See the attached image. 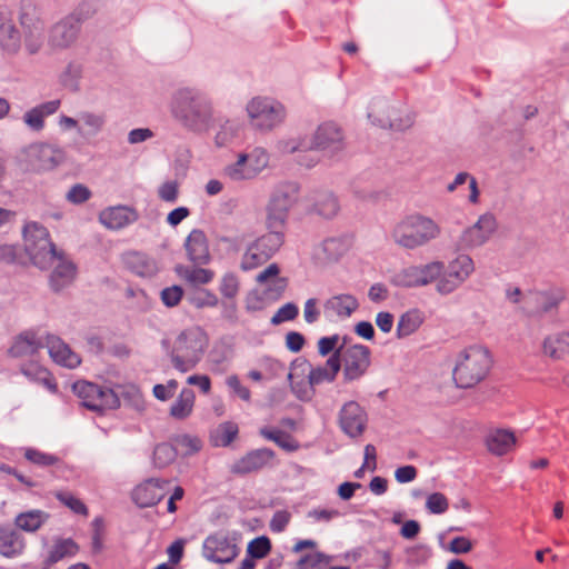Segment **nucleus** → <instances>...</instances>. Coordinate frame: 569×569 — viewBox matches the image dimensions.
Listing matches in <instances>:
<instances>
[{"label":"nucleus","mask_w":569,"mask_h":569,"mask_svg":"<svg viewBox=\"0 0 569 569\" xmlns=\"http://www.w3.org/2000/svg\"><path fill=\"white\" fill-rule=\"evenodd\" d=\"M53 496L56 497L57 500H59L64 507L70 509L72 512L88 517L89 510L87 506L83 503V501H81L71 492L58 490L53 493Z\"/></svg>","instance_id":"47"},{"label":"nucleus","mask_w":569,"mask_h":569,"mask_svg":"<svg viewBox=\"0 0 569 569\" xmlns=\"http://www.w3.org/2000/svg\"><path fill=\"white\" fill-rule=\"evenodd\" d=\"M312 148L328 151L330 154L342 149V134L332 123L320 126L315 134Z\"/></svg>","instance_id":"24"},{"label":"nucleus","mask_w":569,"mask_h":569,"mask_svg":"<svg viewBox=\"0 0 569 569\" xmlns=\"http://www.w3.org/2000/svg\"><path fill=\"white\" fill-rule=\"evenodd\" d=\"M92 550L100 552L103 548V539L106 536V526L102 517H96L92 522Z\"/></svg>","instance_id":"56"},{"label":"nucleus","mask_w":569,"mask_h":569,"mask_svg":"<svg viewBox=\"0 0 569 569\" xmlns=\"http://www.w3.org/2000/svg\"><path fill=\"white\" fill-rule=\"evenodd\" d=\"M42 347L44 343L41 338L33 332H24L14 340L9 351L12 357L21 358L32 356Z\"/></svg>","instance_id":"35"},{"label":"nucleus","mask_w":569,"mask_h":569,"mask_svg":"<svg viewBox=\"0 0 569 569\" xmlns=\"http://www.w3.org/2000/svg\"><path fill=\"white\" fill-rule=\"evenodd\" d=\"M269 231L254 241L270 259L284 242V229L267 228Z\"/></svg>","instance_id":"38"},{"label":"nucleus","mask_w":569,"mask_h":569,"mask_svg":"<svg viewBox=\"0 0 569 569\" xmlns=\"http://www.w3.org/2000/svg\"><path fill=\"white\" fill-rule=\"evenodd\" d=\"M24 457L30 462L38 465V466H43V467L54 466L60 461V459L54 455L46 453V452L39 451L37 449H31V448L26 450Z\"/></svg>","instance_id":"55"},{"label":"nucleus","mask_w":569,"mask_h":569,"mask_svg":"<svg viewBox=\"0 0 569 569\" xmlns=\"http://www.w3.org/2000/svg\"><path fill=\"white\" fill-rule=\"evenodd\" d=\"M339 370V357L331 356L323 366L317 368H311L307 361L293 366L288 375V379L292 391L298 398L307 400L313 395V386L325 381H333Z\"/></svg>","instance_id":"5"},{"label":"nucleus","mask_w":569,"mask_h":569,"mask_svg":"<svg viewBox=\"0 0 569 569\" xmlns=\"http://www.w3.org/2000/svg\"><path fill=\"white\" fill-rule=\"evenodd\" d=\"M303 319L307 323L312 325L320 319V309L316 298H309L303 306Z\"/></svg>","instance_id":"62"},{"label":"nucleus","mask_w":569,"mask_h":569,"mask_svg":"<svg viewBox=\"0 0 569 569\" xmlns=\"http://www.w3.org/2000/svg\"><path fill=\"white\" fill-rule=\"evenodd\" d=\"M338 201L330 194H322L316 202V209L325 218H331L338 212Z\"/></svg>","instance_id":"53"},{"label":"nucleus","mask_w":569,"mask_h":569,"mask_svg":"<svg viewBox=\"0 0 569 569\" xmlns=\"http://www.w3.org/2000/svg\"><path fill=\"white\" fill-rule=\"evenodd\" d=\"M271 551V541L268 537L261 536L252 539L247 546V553L253 559H262Z\"/></svg>","instance_id":"50"},{"label":"nucleus","mask_w":569,"mask_h":569,"mask_svg":"<svg viewBox=\"0 0 569 569\" xmlns=\"http://www.w3.org/2000/svg\"><path fill=\"white\" fill-rule=\"evenodd\" d=\"M190 302L198 309L213 308L219 303V299L216 293L208 289H197L190 297Z\"/></svg>","instance_id":"49"},{"label":"nucleus","mask_w":569,"mask_h":569,"mask_svg":"<svg viewBox=\"0 0 569 569\" xmlns=\"http://www.w3.org/2000/svg\"><path fill=\"white\" fill-rule=\"evenodd\" d=\"M269 164L268 152L260 147L250 152H241L237 160L223 168L224 178L233 182L252 180L258 177Z\"/></svg>","instance_id":"8"},{"label":"nucleus","mask_w":569,"mask_h":569,"mask_svg":"<svg viewBox=\"0 0 569 569\" xmlns=\"http://www.w3.org/2000/svg\"><path fill=\"white\" fill-rule=\"evenodd\" d=\"M49 515L42 510H30L27 512L19 513L16 519V526L24 531L34 532L37 531L47 520Z\"/></svg>","instance_id":"40"},{"label":"nucleus","mask_w":569,"mask_h":569,"mask_svg":"<svg viewBox=\"0 0 569 569\" xmlns=\"http://www.w3.org/2000/svg\"><path fill=\"white\" fill-rule=\"evenodd\" d=\"M44 347H47L52 360L60 366L72 369L78 367L81 362L80 357L59 337L48 335L46 337Z\"/></svg>","instance_id":"21"},{"label":"nucleus","mask_w":569,"mask_h":569,"mask_svg":"<svg viewBox=\"0 0 569 569\" xmlns=\"http://www.w3.org/2000/svg\"><path fill=\"white\" fill-rule=\"evenodd\" d=\"M426 508L431 513L440 515L448 510L449 501L443 493L433 492L427 498Z\"/></svg>","instance_id":"58"},{"label":"nucleus","mask_w":569,"mask_h":569,"mask_svg":"<svg viewBox=\"0 0 569 569\" xmlns=\"http://www.w3.org/2000/svg\"><path fill=\"white\" fill-rule=\"evenodd\" d=\"M66 197L69 202L80 204L90 199L91 191L88 187L77 183L71 187Z\"/></svg>","instance_id":"60"},{"label":"nucleus","mask_w":569,"mask_h":569,"mask_svg":"<svg viewBox=\"0 0 569 569\" xmlns=\"http://www.w3.org/2000/svg\"><path fill=\"white\" fill-rule=\"evenodd\" d=\"M274 457V451L269 448L254 449L234 461L230 468V471L234 475H247L256 472L269 466Z\"/></svg>","instance_id":"19"},{"label":"nucleus","mask_w":569,"mask_h":569,"mask_svg":"<svg viewBox=\"0 0 569 569\" xmlns=\"http://www.w3.org/2000/svg\"><path fill=\"white\" fill-rule=\"evenodd\" d=\"M183 296V290L180 286H171L161 291V301L167 307H176L179 305Z\"/></svg>","instance_id":"59"},{"label":"nucleus","mask_w":569,"mask_h":569,"mask_svg":"<svg viewBox=\"0 0 569 569\" xmlns=\"http://www.w3.org/2000/svg\"><path fill=\"white\" fill-rule=\"evenodd\" d=\"M251 123L261 130H270L284 119L282 104L268 98H253L247 106Z\"/></svg>","instance_id":"12"},{"label":"nucleus","mask_w":569,"mask_h":569,"mask_svg":"<svg viewBox=\"0 0 569 569\" xmlns=\"http://www.w3.org/2000/svg\"><path fill=\"white\" fill-rule=\"evenodd\" d=\"M290 519L291 515L287 510H279L274 512L270 520V530L277 533L282 532L290 522Z\"/></svg>","instance_id":"61"},{"label":"nucleus","mask_w":569,"mask_h":569,"mask_svg":"<svg viewBox=\"0 0 569 569\" xmlns=\"http://www.w3.org/2000/svg\"><path fill=\"white\" fill-rule=\"evenodd\" d=\"M442 229L432 218L422 213H411L393 226L390 237L400 248L416 250L440 238Z\"/></svg>","instance_id":"3"},{"label":"nucleus","mask_w":569,"mask_h":569,"mask_svg":"<svg viewBox=\"0 0 569 569\" xmlns=\"http://www.w3.org/2000/svg\"><path fill=\"white\" fill-rule=\"evenodd\" d=\"M299 187L295 182H286L276 188L267 206L266 227L286 229L289 211L297 202Z\"/></svg>","instance_id":"7"},{"label":"nucleus","mask_w":569,"mask_h":569,"mask_svg":"<svg viewBox=\"0 0 569 569\" xmlns=\"http://www.w3.org/2000/svg\"><path fill=\"white\" fill-rule=\"evenodd\" d=\"M72 389L81 399L82 405L92 411L104 412L120 406V399L111 388L88 381H78L73 383Z\"/></svg>","instance_id":"9"},{"label":"nucleus","mask_w":569,"mask_h":569,"mask_svg":"<svg viewBox=\"0 0 569 569\" xmlns=\"http://www.w3.org/2000/svg\"><path fill=\"white\" fill-rule=\"evenodd\" d=\"M490 351L480 345L461 349L455 357L452 381L459 389H471L487 379L492 368Z\"/></svg>","instance_id":"2"},{"label":"nucleus","mask_w":569,"mask_h":569,"mask_svg":"<svg viewBox=\"0 0 569 569\" xmlns=\"http://www.w3.org/2000/svg\"><path fill=\"white\" fill-rule=\"evenodd\" d=\"M497 223L492 214H482L478 221L466 229L460 237V247L471 249L482 246L496 230Z\"/></svg>","instance_id":"16"},{"label":"nucleus","mask_w":569,"mask_h":569,"mask_svg":"<svg viewBox=\"0 0 569 569\" xmlns=\"http://www.w3.org/2000/svg\"><path fill=\"white\" fill-rule=\"evenodd\" d=\"M78 30L79 20L69 17L52 28L50 40L54 47H67L76 39Z\"/></svg>","instance_id":"29"},{"label":"nucleus","mask_w":569,"mask_h":569,"mask_svg":"<svg viewBox=\"0 0 569 569\" xmlns=\"http://www.w3.org/2000/svg\"><path fill=\"white\" fill-rule=\"evenodd\" d=\"M168 485L169 482L167 480H146L134 488L132 499L140 508L156 506L167 495Z\"/></svg>","instance_id":"18"},{"label":"nucleus","mask_w":569,"mask_h":569,"mask_svg":"<svg viewBox=\"0 0 569 569\" xmlns=\"http://www.w3.org/2000/svg\"><path fill=\"white\" fill-rule=\"evenodd\" d=\"M126 266L140 277H152L157 273L156 261L141 252H129L124 257Z\"/></svg>","instance_id":"34"},{"label":"nucleus","mask_w":569,"mask_h":569,"mask_svg":"<svg viewBox=\"0 0 569 569\" xmlns=\"http://www.w3.org/2000/svg\"><path fill=\"white\" fill-rule=\"evenodd\" d=\"M26 542L20 532L12 528L0 527V555L6 558L20 556Z\"/></svg>","instance_id":"27"},{"label":"nucleus","mask_w":569,"mask_h":569,"mask_svg":"<svg viewBox=\"0 0 569 569\" xmlns=\"http://www.w3.org/2000/svg\"><path fill=\"white\" fill-rule=\"evenodd\" d=\"M259 433L264 439L274 442L284 451L293 452L300 448L299 442L291 435L280 429H271L263 427L260 429Z\"/></svg>","instance_id":"39"},{"label":"nucleus","mask_w":569,"mask_h":569,"mask_svg":"<svg viewBox=\"0 0 569 569\" xmlns=\"http://www.w3.org/2000/svg\"><path fill=\"white\" fill-rule=\"evenodd\" d=\"M339 425L342 431L351 438L363 433L367 425V415L356 401L343 405L339 413Z\"/></svg>","instance_id":"17"},{"label":"nucleus","mask_w":569,"mask_h":569,"mask_svg":"<svg viewBox=\"0 0 569 569\" xmlns=\"http://www.w3.org/2000/svg\"><path fill=\"white\" fill-rule=\"evenodd\" d=\"M220 293L227 299H234L240 290V281L236 273L227 272L221 277Z\"/></svg>","instance_id":"51"},{"label":"nucleus","mask_w":569,"mask_h":569,"mask_svg":"<svg viewBox=\"0 0 569 569\" xmlns=\"http://www.w3.org/2000/svg\"><path fill=\"white\" fill-rule=\"evenodd\" d=\"M279 266L270 263L256 277L257 283L267 286L266 295L269 298L278 299L287 288V279L279 277Z\"/></svg>","instance_id":"26"},{"label":"nucleus","mask_w":569,"mask_h":569,"mask_svg":"<svg viewBox=\"0 0 569 569\" xmlns=\"http://www.w3.org/2000/svg\"><path fill=\"white\" fill-rule=\"evenodd\" d=\"M370 349L363 345L340 346L332 356L340 359L346 381L360 379L370 366Z\"/></svg>","instance_id":"11"},{"label":"nucleus","mask_w":569,"mask_h":569,"mask_svg":"<svg viewBox=\"0 0 569 569\" xmlns=\"http://www.w3.org/2000/svg\"><path fill=\"white\" fill-rule=\"evenodd\" d=\"M349 250V243L340 238L325 240L316 250L317 259L322 263L338 261Z\"/></svg>","instance_id":"30"},{"label":"nucleus","mask_w":569,"mask_h":569,"mask_svg":"<svg viewBox=\"0 0 569 569\" xmlns=\"http://www.w3.org/2000/svg\"><path fill=\"white\" fill-rule=\"evenodd\" d=\"M329 562V557L322 552L308 553L299 559L296 569H322Z\"/></svg>","instance_id":"52"},{"label":"nucleus","mask_w":569,"mask_h":569,"mask_svg":"<svg viewBox=\"0 0 569 569\" xmlns=\"http://www.w3.org/2000/svg\"><path fill=\"white\" fill-rule=\"evenodd\" d=\"M516 441V436L512 431L496 429L487 435L485 443L491 455L501 457L515 449Z\"/></svg>","instance_id":"25"},{"label":"nucleus","mask_w":569,"mask_h":569,"mask_svg":"<svg viewBox=\"0 0 569 569\" xmlns=\"http://www.w3.org/2000/svg\"><path fill=\"white\" fill-rule=\"evenodd\" d=\"M76 551H77V545L72 540L66 539V540L57 541L52 546V548L49 552L47 562L49 565L57 563L58 561L62 560L64 557L74 555Z\"/></svg>","instance_id":"46"},{"label":"nucleus","mask_w":569,"mask_h":569,"mask_svg":"<svg viewBox=\"0 0 569 569\" xmlns=\"http://www.w3.org/2000/svg\"><path fill=\"white\" fill-rule=\"evenodd\" d=\"M425 316L419 309H410L400 316L396 335L399 339L406 338L415 333L423 323Z\"/></svg>","instance_id":"37"},{"label":"nucleus","mask_w":569,"mask_h":569,"mask_svg":"<svg viewBox=\"0 0 569 569\" xmlns=\"http://www.w3.org/2000/svg\"><path fill=\"white\" fill-rule=\"evenodd\" d=\"M298 313V307L292 302H288L278 309V311L272 316L270 321L273 326H278L282 322L296 319Z\"/></svg>","instance_id":"57"},{"label":"nucleus","mask_w":569,"mask_h":569,"mask_svg":"<svg viewBox=\"0 0 569 569\" xmlns=\"http://www.w3.org/2000/svg\"><path fill=\"white\" fill-rule=\"evenodd\" d=\"M566 292L563 289L556 288L549 291L539 292L536 296V301L540 306L542 313L550 312L558 308V306L565 300Z\"/></svg>","instance_id":"45"},{"label":"nucleus","mask_w":569,"mask_h":569,"mask_svg":"<svg viewBox=\"0 0 569 569\" xmlns=\"http://www.w3.org/2000/svg\"><path fill=\"white\" fill-rule=\"evenodd\" d=\"M22 233L24 250L31 262L40 269L52 267L60 251L52 243L47 228L38 222H28Z\"/></svg>","instance_id":"6"},{"label":"nucleus","mask_w":569,"mask_h":569,"mask_svg":"<svg viewBox=\"0 0 569 569\" xmlns=\"http://www.w3.org/2000/svg\"><path fill=\"white\" fill-rule=\"evenodd\" d=\"M176 459V451L172 446L168 443L158 445L153 451L154 465L163 468Z\"/></svg>","instance_id":"54"},{"label":"nucleus","mask_w":569,"mask_h":569,"mask_svg":"<svg viewBox=\"0 0 569 569\" xmlns=\"http://www.w3.org/2000/svg\"><path fill=\"white\" fill-rule=\"evenodd\" d=\"M239 433V427L236 422L224 421L217 426L211 432V442L216 447H228Z\"/></svg>","instance_id":"42"},{"label":"nucleus","mask_w":569,"mask_h":569,"mask_svg":"<svg viewBox=\"0 0 569 569\" xmlns=\"http://www.w3.org/2000/svg\"><path fill=\"white\" fill-rule=\"evenodd\" d=\"M21 372L30 380L44 385L49 390L56 391L57 385L50 372L37 363H29L21 367Z\"/></svg>","instance_id":"44"},{"label":"nucleus","mask_w":569,"mask_h":569,"mask_svg":"<svg viewBox=\"0 0 569 569\" xmlns=\"http://www.w3.org/2000/svg\"><path fill=\"white\" fill-rule=\"evenodd\" d=\"M472 549L471 541L466 537H456L453 538L448 547V550L452 553L460 555L467 553Z\"/></svg>","instance_id":"64"},{"label":"nucleus","mask_w":569,"mask_h":569,"mask_svg":"<svg viewBox=\"0 0 569 569\" xmlns=\"http://www.w3.org/2000/svg\"><path fill=\"white\" fill-rule=\"evenodd\" d=\"M196 402V393L190 388H183L170 407L169 413L177 420H183L191 416Z\"/></svg>","instance_id":"36"},{"label":"nucleus","mask_w":569,"mask_h":569,"mask_svg":"<svg viewBox=\"0 0 569 569\" xmlns=\"http://www.w3.org/2000/svg\"><path fill=\"white\" fill-rule=\"evenodd\" d=\"M100 222L109 229H121L133 220V212L123 206L108 208L100 212Z\"/></svg>","instance_id":"31"},{"label":"nucleus","mask_w":569,"mask_h":569,"mask_svg":"<svg viewBox=\"0 0 569 569\" xmlns=\"http://www.w3.org/2000/svg\"><path fill=\"white\" fill-rule=\"evenodd\" d=\"M359 307L356 297L349 293L332 296L323 305L325 315L328 319L349 318Z\"/></svg>","instance_id":"22"},{"label":"nucleus","mask_w":569,"mask_h":569,"mask_svg":"<svg viewBox=\"0 0 569 569\" xmlns=\"http://www.w3.org/2000/svg\"><path fill=\"white\" fill-rule=\"evenodd\" d=\"M172 117L187 130L194 133L209 131L214 122L212 100L203 92L183 88L171 100Z\"/></svg>","instance_id":"1"},{"label":"nucleus","mask_w":569,"mask_h":569,"mask_svg":"<svg viewBox=\"0 0 569 569\" xmlns=\"http://www.w3.org/2000/svg\"><path fill=\"white\" fill-rule=\"evenodd\" d=\"M239 553V548L224 533L218 532L208 536L202 545L203 557L216 563H229Z\"/></svg>","instance_id":"15"},{"label":"nucleus","mask_w":569,"mask_h":569,"mask_svg":"<svg viewBox=\"0 0 569 569\" xmlns=\"http://www.w3.org/2000/svg\"><path fill=\"white\" fill-rule=\"evenodd\" d=\"M54 262L57 263L50 276V286L53 290L59 291L73 282L77 267L62 251L57 254Z\"/></svg>","instance_id":"23"},{"label":"nucleus","mask_w":569,"mask_h":569,"mask_svg":"<svg viewBox=\"0 0 569 569\" xmlns=\"http://www.w3.org/2000/svg\"><path fill=\"white\" fill-rule=\"evenodd\" d=\"M542 350L546 356L556 360L569 357V331L548 336L543 340Z\"/></svg>","instance_id":"33"},{"label":"nucleus","mask_w":569,"mask_h":569,"mask_svg":"<svg viewBox=\"0 0 569 569\" xmlns=\"http://www.w3.org/2000/svg\"><path fill=\"white\" fill-rule=\"evenodd\" d=\"M240 126L232 120H226L219 131L216 133L214 141L218 147H224L229 144L234 138L238 137Z\"/></svg>","instance_id":"48"},{"label":"nucleus","mask_w":569,"mask_h":569,"mask_svg":"<svg viewBox=\"0 0 569 569\" xmlns=\"http://www.w3.org/2000/svg\"><path fill=\"white\" fill-rule=\"evenodd\" d=\"M60 100H51L41 103L23 114L24 123L34 131H41L44 128V118L51 116L60 108Z\"/></svg>","instance_id":"28"},{"label":"nucleus","mask_w":569,"mask_h":569,"mask_svg":"<svg viewBox=\"0 0 569 569\" xmlns=\"http://www.w3.org/2000/svg\"><path fill=\"white\" fill-rule=\"evenodd\" d=\"M209 345L207 333L198 326L182 330L170 347V361L179 372H188L202 360Z\"/></svg>","instance_id":"4"},{"label":"nucleus","mask_w":569,"mask_h":569,"mask_svg":"<svg viewBox=\"0 0 569 569\" xmlns=\"http://www.w3.org/2000/svg\"><path fill=\"white\" fill-rule=\"evenodd\" d=\"M183 248L188 260L194 266H204L211 260L209 241L201 229L190 231L183 242Z\"/></svg>","instance_id":"20"},{"label":"nucleus","mask_w":569,"mask_h":569,"mask_svg":"<svg viewBox=\"0 0 569 569\" xmlns=\"http://www.w3.org/2000/svg\"><path fill=\"white\" fill-rule=\"evenodd\" d=\"M174 270L180 279L193 287L208 284L216 277L213 270L200 267L179 264Z\"/></svg>","instance_id":"32"},{"label":"nucleus","mask_w":569,"mask_h":569,"mask_svg":"<svg viewBox=\"0 0 569 569\" xmlns=\"http://www.w3.org/2000/svg\"><path fill=\"white\" fill-rule=\"evenodd\" d=\"M269 260L267 254L257 246L256 241H252L244 250L240 269L242 271H250L257 269Z\"/></svg>","instance_id":"43"},{"label":"nucleus","mask_w":569,"mask_h":569,"mask_svg":"<svg viewBox=\"0 0 569 569\" xmlns=\"http://www.w3.org/2000/svg\"><path fill=\"white\" fill-rule=\"evenodd\" d=\"M443 270L445 263L439 260L408 266L392 277V283L403 288L425 287L438 281Z\"/></svg>","instance_id":"10"},{"label":"nucleus","mask_w":569,"mask_h":569,"mask_svg":"<svg viewBox=\"0 0 569 569\" xmlns=\"http://www.w3.org/2000/svg\"><path fill=\"white\" fill-rule=\"evenodd\" d=\"M227 386L242 400L249 401L251 393L250 390L242 386L238 376L232 375L227 378Z\"/></svg>","instance_id":"63"},{"label":"nucleus","mask_w":569,"mask_h":569,"mask_svg":"<svg viewBox=\"0 0 569 569\" xmlns=\"http://www.w3.org/2000/svg\"><path fill=\"white\" fill-rule=\"evenodd\" d=\"M475 271L473 260L467 254H459L449 262L436 283V290L440 295H449L457 290Z\"/></svg>","instance_id":"13"},{"label":"nucleus","mask_w":569,"mask_h":569,"mask_svg":"<svg viewBox=\"0 0 569 569\" xmlns=\"http://www.w3.org/2000/svg\"><path fill=\"white\" fill-rule=\"evenodd\" d=\"M79 121L81 126L78 127V130L83 137L97 136L102 130L106 122L102 114L89 111L80 112Z\"/></svg>","instance_id":"41"},{"label":"nucleus","mask_w":569,"mask_h":569,"mask_svg":"<svg viewBox=\"0 0 569 569\" xmlns=\"http://www.w3.org/2000/svg\"><path fill=\"white\" fill-rule=\"evenodd\" d=\"M28 167L36 172L54 169L63 161V151L48 143H34L22 152Z\"/></svg>","instance_id":"14"}]
</instances>
